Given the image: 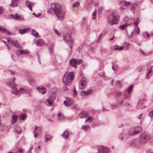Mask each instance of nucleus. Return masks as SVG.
<instances>
[{
	"label": "nucleus",
	"instance_id": "864d4df0",
	"mask_svg": "<svg viewBox=\"0 0 153 153\" xmlns=\"http://www.w3.org/2000/svg\"><path fill=\"white\" fill-rule=\"evenodd\" d=\"M122 94V93L120 92H117V95L118 97H120L121 96Z\"/></svg>",
	"mask_w": 153,
	"mask_h": 153
},
{
	"label": "nucleus",
	"instance_id": "20e7f679",
	"mask_svg": "<svg viewBox=\"0 0 153 153\" xmlns=\"http://www.w3.org/2000/svg\"><path fill=\"white\" fill-rule=\"evenodd\" d=\"M150 137L147 133L144 132L142 133L138 137V142L141 145H143L146 143L150 139Z\"/></svg>",
	"mask_w": 153,
	"mask_h": 153
},
{
	"label": "nucleus",
	"instance_id": "c9c22d12",
	"mask_svg": "<svg viewBox=\"0 0 153 153\" xmlns=\"http://www.w3.org/2000/svg\"><path fill=\"white\" fill-rule=\"evenodd\" d=\"M27 118V116L26 114H23L21 115L19 117V119L20 120H25Z\"/></svg>",
	"mask_w": 153,
	"mask_h": 153
},
{
	"label": "nucleus",
	"instance_id": "393cba45",
	"mask_svg": "<svg viewBox=\"0 0 153 153\" xmlns=\"http://www.w3.org/2000/svg\"><path fill=\"white\" fill-rule=\"evenodd\" d=\"M133 128H134V132H135L136 134L140 133L141 131V128L140 126H137L135 127H133Z\"/></svg>",
	"mask_w": 153,
	"mask_h": 153
},
{
	"label": "nucleus",
	"instance_id": "bf43d9fd",
	"mask_svg": "<svg viewBox=\"0 0 153 153\" xmlns=\"http://www.w3.org/2000/svg\"><path fill=\"white\" fill-rule=\"evenodd\" d=\"M4 43L6 45V46L7 47L8 50L9 51H10V47H9V46L8 45L6 44V42H4Z\"/></svg>",
	"mask_w": 153,
	"mask_h": 153
},
{
	"label": "nucleus",
	"instance_id": "4c0bfd02",
	"mask_svg": "<svg viewBox=\"0 0 153 153\" xmlns=\"http://www.w3.org/2000/svg\"><path fill=\"white\" fill-rule=\"evenodd\" d=\"M133 85H132L129 87L128 89H127V92L128 93V94H130L131 93L132 91L133 90Z\"/></svg>",
	"mask_w": 153,
	"mask_h": 153
},
{
	"label": "nucleus",
	"instance_id": "37998d69",
	"mask_svg": "<svg viewBox=\"0 0 153 153\" xmlns=\"http://www.w3.org/2000/svg\"><path fill=\"white\" fill-rule=\"evenodd\" d=\"M124 44L125 46V48L127 49H129L130 46V44L126 42H124Z\"/></svg>",
	"mask_w": 153,
	"mask_h": 153
},
{
	"label": "nucleus",
	"instance_id": "412c9836",
	"mask_svg": "<svg viewBox=\"0 0 153 153\" xmlns=\"http://www.w3.org/2000/svg\"><path fill=\"white\" fill-rule=\"evenodd\" d=\"M37 90L40 93H41L42 94H45L47 91L46 89L44 88H37Z\"/></svg>",
	"mask_w": 153,
	"mask_h": 153
},
{
	"label": "nucleus",
	"instance_id": "0eeeda50",
	"mask_svg": "<svg viewBox=\"0 0 153 153\" xmlns=\"http://www.w3.org/2000/svg\"><path fill=\"white\" fill-rule=\"evenodd\" d=\"M140 22V20L139 18L138 17L133 22V25L134 27V33L136 34V36L139 35L140 32L139 28L137 27L138 24Z\"/></svg>",
	"mask_w": 153,
	"mask_h": 153
},
{
	"label": "nucleus",
	"instance_id": "bb28decb",
	"mask_svg": "<svg viewBox=\"0 0 153 153\" xmlns=\"http://www.w3.org/2000/svg\"><path fill=\"white\" fill-rule=\"evenodd\" d=\"M69 131L68 130L65 131L62 135V136L65 139H66L69 136Z\"/></svg>",
	"mask_w": 153,
	"mask_h": 153
},
{
	"label": "nucleus",
	"instance_id": "f704fd0d",
	"mask_svg": "<svg viewBox=\"0 0 153 153\" xmlns=\"http://www.w3.org/2000/svg\"><path fill=\"white\" fill-rule=\"evenodd\" d=\"M94 120L93 118L90 116L87 118L85 121V123H91Z\"/></svg>",
	"mask_w": 153,
	"mask_h": 153
},
{
	"label": "nucleus",
	"instance_id": "5fc2aeb1",
	"mask_svg": "<svg viewBox=\"0 0 153 153\" xmlns=\"http://www.w3.org/2000/svg\"><path fill=\"white\" fill-rule=\"evenodd\" d=\"M133 37V34L132 33H131L130 34L128 35V37L129 38H131Z\"/></svg>",
	"mask_w": 153,
	"mask_h": 153
},
{
	"label": "nucleus",
	"instance_id": "f257e3e1",
	"mask_svg": "<svg viewBox=\"0 0 153 153\" xmlns=\"http://www.w3.org/2000/svg\"><path fill=\"white\" fill-rule=\"evenodd\" d=\"M51 5L54 14L59 20L62 21L64 18V16L65 13L62 11L61 5L57 3H53Z\"/></svg>",
	"mask_w": 153,
	"mask_h": 153
},
{
	"label": "nucleus",
	"instance_id": "aec40b11",
	"mask_svg": "<svg viewBox=\"0 0 153 153\" xmlns=\"http://www.w3.org/2000/svg\"><path fill=\"white\" fill-rule=\"evenodd\" d=\"M92 91L91 90H90L88 91H82L81 92V95L83 96H87L91 94Z\"/></svg>",
	"mask_w": 153,
	"mask_h": 153
},
{
	"label": "nucleus",
	"instance_id": "7c9ffc66",
	"mask_svg": "<svg viewBox=\"0 0 153 153\" xmlns=\"http://www.w3.org/2000/svg\"><path fill=\"white\" fill-rule=\"evenodd\" d=\"M128 134L131 136L136 134L135 132H134V128L133 127L130 129L128 132Z\"/></svg>",
	"mask_w": 153,
	"mask_h": 153
},
{
	"label": "nucleus",
	"instance_id": "0e129e2a",
	"mask_svg": "<svg viewBox=\"0 0 153 153\" xmlns=\"http://www.w3.org/2000/svg\"><path fill=\"white\" fill-rule=\"evenodd\" d=\"M103 36V33H101L99 36L98 38H100V39H101L102 37Z\"/></svg>",
	"mask_w": 153,
	"mask_h": 153
},
{
	"label": "nucleus",
	"instance_id": "2f4dec72",
	"mask_svg": "<svg viewBox=\"0 0 153 153\" xmlns=\"http://www.w3.org/2000/svg\"><path fill=\"white\" fill-rule=\"evenodd\" d=\"M152 67H153V66H152L151 67V68H150L151 69L149 70L148 72L147 73V74L146 75V78L148 79H149L150 77L151 76L152 73Z\"/></svg>",
	"mask_w": 153,
	"mask_h": 153
},
{
	"label": "nucleus",
	"instance_id": "de8ad7c7",
	"mask_svg": "<svg viewBox=\"0 0 153 153\" xmlns=\"http://www.w3.org/2000/svg\"><path fill=\"white\" fill-rule=\"evenodd\" d=\"M19 91L20 92H22V93H25L26 91H25V89H24L23 88H20L19 89Z\"/></svg>",
	"mask_w": 153,
	"mask_h": 153
},
{
	"label": "nucleus",
	"instance_id": "f8f14e48",
	"mask_svg": "<svg viewBox=\"0 0 153 153\" xmlns=\"http://www.w3.org/2000/svg\"><path fill=\"white\" fill-rule=\"evenodd\" d=\"M96 9L92 13V19H96V13L97 10H98V8H99V10L100 11H101L103 9V7H99V5L98 4H97L96 5Z\"/></svg>",
	"mask_w": 153,
	"mask_h": 153
},
{
	"label": "nucleus",
	"instance_id": "1a4fd4ad",
	"mask_svg": "<svg viewBox=\"0 0 153 153\" xmlns=\"http://www.w3.org/2000/svg\"><path fill=\"white\" fill-rule=\"evenodd\" d=\"M120 9H124L130 6V3L125 0H122L120 1Z\"/></svg>",
	"mask_w": 153,
	"mask_h": 153
},
{
	"label": "nucleus",
	"instance_id": "7ed1b4c3",
	"mask_svg": "<svg viewBox=\"0 0 153 153\" xmlns=\"http://www.w3.org/2000/svg\"><path fill=\"white\" fill-rule=\"evenodd\" d=\"M74 78V74L73 72L69 73L66 72L64 74L62 79L64 84L69 85L72 82Z\"/></svg>",
	"mask_w": 153,
	"mask_h": 153
},
{
	"label": "nucleus",
	"instance_id": "3c124183",
	"mask_svg": "<svg viewBox=\"0 0 153 153\" xmlns=\"http://www.w3.org/2000/svg\"><path fill=\"white\" fill-rule=\"evenodd\" d=\"M77 92L76 91V89H75V88L74 87V96H75L77 94Z\"/></svg>",
	"mask_w": 153,
	"mask_h": 153
},
{
	"label": "nucleus",
	"instance_id": "9d476101",
	"mask_svg": "<svg viewBox=\"0 0 153 153\" xmlns=\"http://www.w3.org/2000/svg\"><path fill=\"white\" fill-rule=\"evenodd\" d=\"M7 41L8 43L12 44L15 47L18 48H21L20 44H19L17 41H14L10 38H8L7 39Z\"/></svg>",
	"mask_w": 153,
	"mask_h": 153
},
{
	"label": "nucleus",
	"instance_id": "338daca9",
	"mask_svg": "<svg viewBox=\"0 0 153 153\" xmlns=\"http://www.w3.org/2000/svg\"><path fill=\"white\" fill-rule=\"evenodd\" d=\"M140 51H141V53L142 54L145 55V53L143 51V50L140 49Z\"/></svg>",
	"mask_w": 153,
	"mask_h": 153
},
{
	"label": "nucleus",
	"instance_id": "79ce46f5",
	"mask_svg": "<svg viewBox=\"0 0 153 153\" xmlns=\"http://www.w3.org/2000/svg\"><path fill=\"white\" fill-rule=\"evenodd\" d=\"M131 24H128L126 23L123 25H121L120 26V28H121V29H122V30H124L125 29V28H126V27L127 26H128V25H129Z\"/></svg>",
	"mask_w": 153,
	"mask_h": 153
},
{
	"label": "nucleus",
	"instance_id": "5701e85b",
	"mask_svg": "<svg viewBox=\"0 0 153 153\" xmlns=\"http://www.w3.org/2000/svg\"><path fill=\"white\" fill-rule=\"evenodd\" d=\"M124 47L123 45L120 46L118 45H115L114 46V48L115 50L121 51L123 49Z\"/></svg>",
	"mask_w": 153,
	"mask_h": 153
},
{
	"label": "nucleus",
	"instance_id": "e2e57ef3",
	"mask_svg": "<svg viewBox=\"0 0 153 153\" xmlns=\"http://www.w3.org/2000/svg\"><path fill=\"white\" fill-rule=\"evenodd\" d=\"M38 60L39 63L40 64H41V62H40V58H39V56H38Z\"/></svg>",
	"mask_w": 153,
	"mask_h": 153
},
{
	"label": "nucleus",
	"instance_id": "c03bdc74",
	"mask_svg": "<svg viewBox=\"0 0 153 153\" xmlns=\"http://www.w3.org/2000/svg\"><path fill=\"white\" fill-rule=\"evenodd\" d=\"M53 51V45L52 44H51L49 46V51L51 53H52V52Z\"/></svg>",
	"mask_w": 153,
	"mask_h": 153
},
{
	"label": "nucleus",
	"instance_id": "ddd939ff",
	"mask_svg": "<svg viewBox=\"0 0 153 153\" xmlns=\"http://www.w3.org/2000/svg\"><path fill=\"white\" fill-rule=\"evenodd\" d=\"M87 84L86 80L85 79H82L79 85V88L81 89H83L85 88Z\"/></svg>",
	"mask_w": 153,
	"mask_h": 153
},
{
	"label": "nucleus",
	"instance_id": "09e8293b",
	"mask_svg": "<svg viewBox=\"0 0 153 153\" xmlns=\"http://www.w3.org/2000/svg\"><path fill=\"white\" fill-rule=\"evenodd\" d=\"M14 0H12L11 1V5L13 7L17 6V4H15L13 1Z\"/></svg>",
	"mask_w": 153,
	"mask_h": 153
},
{
	"label": "nucleus",
	"instance_id": "423d86ee",
	"mask_svg": "<svg viewBox=\"0 0 153 153\" xmlns=\"http://www.w3.org/2000/svg\"><path fill=\"white\" fill-rule=\"evenodd\" d=\"M56 93L55 92L51 93L49 95V98L46 101V105H47L51 106L53 104V101L56 98Z\"/></svg>",
	"mask_w": 153,
	"mask_h": 153
},
{
	"label": "nucleus",
	"instance_id": "c756f323",
	"mask_svg": "<svg viewBox=\"0 0 153 153\" xmlns=\"http://www.w3.org/2000/svg\"><path fill=\"white\" fill-rule=\"evenodd\" d=\"M37 128H39V130L40 131L41 130V127H38V126H35V128H34V130L33 131V134H34V137L35 138H36L37 137V135H38V134L37 133H36L35 132V131H36V129Z\"/></svg>",
	"mask_w": 153,
	"mask_h": 153
},
{
	"label": "nucleus",
	"instance_id": "4468645a",
	"mask_svg": "<svg viewBox=\"0 0 153 153\" xmlns=\"http://www.w3.org/2000/svg\"><path fill=\"white\" fill-rule=\"evenodd\" d=\"M10 17L16 20H24V18L23 16L21 15H19L17 14L15 15L11 14Z\"/></svg>",
	"mask_w": 153,
	"mask_h": 153
},
{
	"label": "nucleus",
	"instance_id": "a18cd8bd",
	"mask_svg": "<svg viewBox=\"0 0 153 153\" xmlns=\"http://www.w3.org/2000/svg\"><path fill=\"white\" fill-rule=\"evenodd\" d=\"M79 3L78 2H74V5H73V7H78L79 6Z\"/></svg>",
	"mask_w": 153,
	"mask_h": 153
},
{
	"label": "nucleus",
	"instance_id": "052dcab7",
	"mask_svg": "<svg viewBox=\"0 0 153 153\" xmlns=\"http://www.w3.org/2000/svg\"><path fill=\"white\" fill-rule=\"evenodd\" d=\"M47 12L48 13H51V8L48 9L47 11Z\"/></svg>",
	"mask_w": 153,
	"mask_h": 153
},
{
	"label": "nucleus",
	"instance_id": "f03ea898",
	"mask_svg": "<svg viewBox=\"0 0 153 153\" xmlns=\"http://www.w3.org/2000/svg\"><path fill=\"white\" fill-rule=\"evenodd\" d=\"M108 23L110 25L117 24L119 21V16L117 13L113 12L107 16Z\"/></svg>",
	"mask_w": 153,
	"mask_h": 153
},
{
	"label": "nucleus",
	"instance_id": "9b49d317",
	"mask_svg": "<svg viewBox=\"0 0 153 153\" xmlns=\"http://www.w3.org/2000/svg\"><path fill=\"white\" fill-rule=\"evenodd\" d=\"M10 87H13L11 92L16 95L19 94V92L17 91L16 86L14 83L12 81H10L8 84Z\"/></svg>",
	"mask_w": 153,
	"mask_h": 153
},
{
	"label": "nucleus",
	"instance_id": "f3484780",
	"mask_svg": "<svg viewBox=\"0 0 153 153\" xmlns=\"http://www.w3.org/2000/svg\"><path fill=\"white\" fill-rule=\"evenodd\" d=\"M27 7L31 10H32V7L34 4V3L31 2L27 0L25 3Z\"/></svg>",
	"mask_w": 153,
	"mask_h": 153
},
{
	"label": "nucleus",
	"instance_id": "774afa93",
	"mask_svg": "<svg viewBox=\"0 0 153 153\" xmlns=\"http://www.w3.org/2000/svg\"><path fill=\"white\" fill-rule=\"evenodd\" d=\"M100 38H98L97 40V42L98 43H99L100 40Z\"/></svg>",
	"mask_w": 153,
	"mask_h": 153
},
{
	"label": "nucleus",
	"instance_id": "6e6d98bb",
	"mask_svg": "<svg viewBox=\"0 0 153 153\" xmlns=\"http://www.w3.org/2000/svg\"><path fill=\"white\" fill-rule=\"evenodd\" d=\"M23 149H21L18 150V152L19 153H22L23 152Z\"/></svg>",
	"mask_w": 153,
	"mask_h": 153
},
{
	"label": "nucleus",
	"instance_id": "4d7b16f0",
	"mask_svg": "<svg viewBox=\"0 0 153 153\" xmlns=\"http://www.w3.org/2000/svg\"><path fill=\"white\" fill-rule=\"evenodd\" d=\"M143 114H140L137 117V118L139 120H140L141 119Z\"/></svg>",
	"mask_w": 153,
	"mask_h": 153
},
{
	"label": "nucleus",
	"instance_id": "13d9d810",
	"mask_svg": "<svg viewBox=\"0 0 153 153\" xmlns=\"http://www.w3.org/2000/svg\"><path fill=\"white\" fill-rule=\"evenodd\" d=\"M126 94H127V91H125L124 94V96L126 98H127L128 96L126 95Z\"/></svg>",
	"mask_w": 153,
	"mask_h": 153
},
{
	"label": "nucleus",
	"instance_id": "49530a36",
	"mask_svg": "<svg viewBox=\"0 0 153 153\" xmlns=\"http://www.w3.org/2000/svg\"><path fill=\"white\" fill-rule=\"evenodd\" d=\"M4 11V8L2 7H0V15Z\"/></svg>",
	"mask_w": 153,
	"mask_h": 153
},
{
	"label": "nucleus",
	"instance_id": "39448f33",
	"mask_svg": "<svg viewBox=\"0 0 153 153\" xmlns=\"http://www.w3.org/2000/svg\"><path fill=\"white\" fill-rule=\"evenodd\" d=\"M63 40L64 42H66L67 44L69 45L70 50L72 49V45L73 43V40L71 38L70 35L68 34H66L63 36Z\"/></svg>",
	"mask_w": 153,
	"mask_h": 153
},
{
	"label": "nucleus",
	"instance_id": "72a5a7b5",
	"mask_svg": "<svg viewBox=\"0 0 153 153\" xmlns=\"http://www.w3.org/2000/svg\"><path fill=\"white\" fill-rule=\"evenodd\" d=\"M32 34L35 37H40L38 33L34 30H32Z\"/></svg>",
	"mask_w": 153,
	"mask_h": 153
},
{
	"label": "nucleus",
	"instance_id": "4be33fe9",
	"mask_svg": "<svg viewBox=\"0 0 153 153\" xmlns=\"http://www.w3.org/2000/svg\"><path fill=\"white\" fill-rule=\"evenodd\" d=\"M64 103L65 105L67 107L71 106L72 105V102L70 100H65L64 101Z\"/></svg>",
	"mask_w": 153,
	"mask_h": 153
},
{
	"label": "nucleus",
	"instance_id": "a19ab883",
	"mask_svg": "<svg viewBox=\"0 0 153 153\" xmlns=\"http://www.w3.org/2000/svg\"><path fill=\"white\" fill-rule=\"evenodd\" d=\"M45 137L46 138L45 140L46 141L50 140L52 138L51 136L48 134H45Z\"/></svg>",
	"mask_w": 153,
	"mask_h": 153
},
{
	"label": "nucleus",
	"instance_id": "c85d7f7f",
	"mask_svg": "<svg viewBox=\"0 0 153 153\" xmlns=\"http://www.w3.org/2000/svg\"><path fill=\"white\" fill-rule=\"evenodd\" d=\"M0 31L3 33H5L6 31H7V33L8 34L10 35L11 34V33L9 31L7 30L5 28L2 26H0Z\"/></svg>",
	"mask_w": 153,
	"mask_h": 153
},
{
	"label": "nucleus",
	"instance_id": "58836bf2",
	"mask_svg": "<svg viewBox=\"0 0 153 153\" xmlns=\"http://www.w3.org/2000/svg\"><path fill=\"white\" fill-rule=\"evenodd\" d=\"M130 5L131 6V9L133 11H134L135 8L138 5V4L136 3H134L133 4L130 3Z\"/></svg>",
	"mask_w": 153,
	"mask_h": 153
},
{
	"label": "nucleus",
	"instance_id": "a211bd4d",
	"mask_svg": "<svg viewBox=\"0 0 153 153\" xmlns=\"http://www.w3.org/2000/svg\"><path fill=\"white\" fill-rule=\"evenodd\" d=\"M16 52L19 55H21L23 53L27 54L28 53V51L27 50L25 51L20 49H17L16 50Z\"/></svg>",
	"mask_w": 153,
	"mask_h": 153
},
{
	"label": "nucleus",
	"instance_id": "473e14b6",
	"mask_svg": "<svg viewBox=\"0 0 153 153\" xmlns=\"http://www.w3.org/2000/svg\"><path fill=\"white\" fill-rule=\"evenodd\" d=\"M90 127L89 125H85L83 126L82 127V129L85 131H88Z\"/></svg>",
	"mask_w": 153,
	"mask_h": 153
},
{
	"label": "nucleus",
	"instance_id": "6ab92c4d",
	"mask_svg": "<svg viewBox=\"0 0 153 153\" xmlns=\"http://www.w3.org/2000/svg\"><path fill=\"white\" fill-rule=\"evenodd\" d=\"M144 101V100H143L140 101L137 104V108H143L144 107L143 103Z\"/></svg>",
	"mask_w": 153,
	"mask_h": 153
},
{
	"label": "nucleus",
	"instance_id": "2eb2a0df",
	"mask_svg": "<svg viewBox=\"0 0 153 153\" xmlns=\"http://www.w3.org/2000/svg\"><path fill=\"white\" fill-rule=\"evenodd\" d=\"M98 152L99 153H108V148L103 146H101L99 148Z\"/></svg>",
	"mask_w": 153,
	"mask_h": 153
},
{
	"label": "nucleus",
	"instance_id": "a878e982",
	"mask_svg": "<svg viewBox=\"0 0 153 153\" xmlns=\"http://www.w3.org/2000/svg\"><path fill=\"white\" fill-rule=\"evenodd\" d=\"M12 117V120L11 121V123L13 124L16 122L18 118V116L16 115L13 114Z\"/></svg>",
	"mask_w": 153,
	"mask_h": 153
},
{
	"label": "nucleus",
	"instance_id": "8fccbe9b",
	"mask_svg": "<svg viewBox=\"0 0 153 153\" xmlns=\"http://www.w3.org/2000/svg\"><path fill=\"white\" fill-rule=\"evenodd\" d=\"M149 116L151 117H153V110L152 111H151L149 113Z\"/></svg>",
	"mask_w": 153,
	"mask_h": 153
},
{
	"label": "nucleus",
	"instance_id": "603ef678",
	"mask_svg": "<svg viewBox=\"0 0 153 153\" xmlns=\"http://www.w3.org/2000/svg\"><path fill=\"white\" fill-rule=\"evenodd\" d=\"M134 142L133 141H131V142H130L129 143V145L130 146H133L134 145Z\"/></svg>",
	"mask_w": 153,
	"mask_h": 153
},
{
	"label": "nucleus",
	"instance_id": "b1692460",
	"mask_svg": "<svg viewBox=\"0 0 153 153\" xmlns=\"http://www.w3.org/2000/svg\"><path fill=\"white\" fill-rule=\"evenodd\" d=\"M44 43V42L42 39H39L36 42V45L38 46H41Z\"/></svg>",
	"mask_w": 153,
	"mask_h": 153
},
{
	"label": "nucleus",
	"instance_id": "dca6fc26",
	"mask_svg": "<svg viewBox=\"0 0 153 153\" xmlns=\"http://www.w3.org/2000/svg\"><path fill=\"white\" fill-rule=\"evenodd\" d=\"M88 113L87 112H83L80 113L78 115V117L81 119L85 118L88 117Z\"/></svg>",
	"mask_w": 153,
	"mask_h": 153
},
{
	"label": "nucleus",
	"instance_id": "69168bd1",
	"mask_svg": "<svg viewBox=\"0 0 153 153\" xmlns=\"http://www.w3.org/2000/svg\"><path fill=\"white\" fill-rule=\"evenodd\" d=\"M55 33L57 35H59L60 34L59 33H58V31L56 29L55 30Z\"/></svg>",
	"mask_w": 153,
	"mask_h": 153
},
{
	"label": "nucleus",
	"instance_id": "6e6552de",
	"mask_svg": "<svg viewBox=\"0 0 153 153\" xmlns=\"http://www.w3.org/2000/svg\"><path fill=\"white\" fill-rule=\"evenodd\" d=\"M82 62V60L79 59L76 60L74 59H71L69 61L71 65L75 68H77V64H80Z\"/></svg>",
	"mask_w": 153,
	"mask_h": 153
},
{
	"label": "nucleus",
	"instance_id": "680f3d73",
	"mask_svg": "<svg viewBox=\"0 0 153 153\" xmlns=\"http://www.w3.org/2000/svg\"><path fill=\"white\" fill-rule=\"evenodd\" d=\"M42 129V128H41V130ZM41 132V130L40 131L39 130V128H37L36 131H35V132Z\"/></svg>",
	"mask_w": 153,
	"mask_h": 153
},
{
	"label": "nucleus",
	"instance_id": "e433bc0d",
	"mask_svg": "<svg viewBox=\"0 0 153 153\" xmlns=\"http://www.w3.org/2000/svg\"><path fill=\"white\" fill-rule=\"evenodd\" d=\"M15 132L16 134H20L21 129V128L20 127L18 126H16L15 128Z\"/></svg>",
	"mask_w": 153,
	"mask_h": 153
},
{
	"label": "nucleus",
	"instance_id": "cd10ccee",
	"mask_svg": "<svg viewBox=\"0 0 153 153\" xmlns=\"http://www.w3.org/2000/svg\"><path fill=\"white\" fill-rule=\"evenodd\" d=\"M29 28H26V29H20L19 30V32L20 34H23L26 33L28 32V31H29Z\"/></svg>",
	"mask_w": 153,
	"mask_h": 153
},
{
	"label": "nucleus",
	"instance_id": "ea45409f",
	"mask_svg": "<svg viewBox=\"0 0 153 153\" xmlns=\"http://www.w3.org/2000/svg\"><path fill=\"white\" fill-rule=\"evenodd\" d=\"M143 36L145 38H148L149 37V35L147 31L143 33Z\"/></svg>",
	"mask_w": 153,
	"mask_h": 153
}]
</instances>
